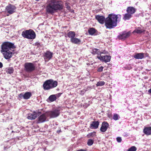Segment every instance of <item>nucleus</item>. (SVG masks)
Listing matches in <instances>:
<instances>
[{
	"label": "nucleus",
	"instance_id": "obj_1",
	"mask_svg": "<svg viewBox=\"0 0 151 151\" xmlns=\"http://www.w3.org/2000/svg\"><path fill=\"white\" fill-rule=\"evenodd\" d=\"M121 16L119 14L115 15L113 14H109L108 17L105 19V17L99 15L96 17V19L99 23L103 24L105 22V25L107 28L111 29L117 25V22L120 21Z\"/></svg>",
	"mask_w": 151,
	"mask_h": 151
},
{
	"label": "nucleus",
	"instance_id": "obj_2",
	"mask_svg": "<svg viewBox=\"0 0 151 151\" xmlns=\"http://www.w3.org/2000/svg\"><path fill=\"white\" fill-rule=\"evenodd\" d=\"M16 48L13 43L10 42H4L1 46V52L6 59L11 58L14 54V49Z\"/></svg>",
	"mask_w": 151,
	"mask_h": 151
},
{
	"label": "nucleus",
	"instance_id": "obj_3",
	"mask_svg": "<svg viewBox=\"0 0 151 151\" xmlns=\"http://www.w3.org/2000/svg\"><path fill=\"white\" fill-rule=\"evenodd\" d=\"M63 8V6L61 3L56 0H51L47 5L46 10L47 13L53 14L57 11L61 10Z\"/></svg>",
	"mask_w": 151,
	"mask_h": 151
},
{
	"label": "nucleus",
	"instance_id": "obj_4",
	"mask_svg": "<svg viewBox=\"0 0 151 151\" xmlns=\"http://www.w3.org/2000/svg\"><path fill=\"white\" fill-rule=\"evenodd\" d=\"M58 85V82L56 81L50 79L46 81L43 85L45 90H48L56 87Z\"/></svg>",
	"mask_w": 151,
	"mask_h": 151
},
{
	"label": "nucleus",
	"instance_id": "obj_5",
	"mask_svg": "<svg viewBox=\"0 0 151 151\" xmlns=\"http://www.w3.org/2000/svg\"><path fill=\"white\" fill-rule=\"evenodd\" d=\"M22 35L24 38L31 40L34 39L36 37L35 32L31 29L23 31L22 32Z\"/></svg>",
	"mask_w": 151,
	"mask_h": 151
},
{
	"label": "nucleus",
	"instance_id": "obj_6",
	"mask_svg": "<svg viewBox=\"0 0 151 151\" xmlns=\"http://www.w3.org/2000/svg\"><path fill=\"white\" fill-rule=\"evenodd\" d=\"M60 114V110L59 109H56L52 111L46 112V114L50 118H55L58 116Z\"/></svg>",
	"mask_w": 151,
	"mask_h": 151
},
{
	"label": "nucleus",
	"instance_id": "obj_7",
	"mask_svg": "<svg viewBox=\"0 0 151 151\" xmlns=\"http://www.w3.org/2000/svg\"><path fill=\"white\" fill-rule=\"evenodd\" d=\"M24 66L26 71L29 72L34 71L35 68L34 64L31 63H26Z\"/></svg>",
	"mask_w": 151,
	"mask_h": 151
},
{
	"label": "nucleus",
	"instance_id": "obj_8",
	"mask_svg": "<svg viewBox=\"0 0 151 151\" xmlns=\"http://www.w3.org/2000/svg\"><path fill=\"white\" fill-rule=\"evenodd\" d=\"M16 9V7L11 4H9L6 7V11L10 14H12L14 13Z\"/></svg>",
	"mask_w": 151,
	"mask_h": 151
},
{
	"label": "nucleus",
	"instance_id": "obj_9",
	"mask_svg": "<svg viewBox=\"0 0 151 151\" xmlns=\"http://www.w3.org/2000/svg\"><path fill=\"white\" fill-rule=\"evenodd\" d=\"M48 115L46 114V112L40 116L38 118V122L39 123H41L44 122L46 121L47 117H48Z\"/></svg>",
	"mask_w": 151,
	"mask_h": 151
},
{
	"label": "nucleus",
	"instance_id": "obj_10",
	"mask_svg": "<svg viewBox=\"0 0 151 151\" xmlns=\"http://www.w3.org/2000/svg\"><path fill=\"white\" fill-rule=\"evenodd\" d=\"M109 126V124L106 122H102L100 130L102 132H106Z\"/></svg>",
	"mask_w": 151,
	"mask_h": 151
},
{
	"label": "nucleus",
	"instance_id": "obj_11",
	"mask_svg": "<svg viewBox=\"0 0 151 151\" xmlns=\"http://www.w3.org/2000/svg\"><path fill=\"white\" fill-rule=\"evenodd\" d=\"M52 53L49 51H47L44 55V58L45 61H48L52 58Z\"/></svg>",
	"mask_w": 151,
	"mask_h": 151
},
{
	"label": "nucleus",
	"instance_id": "obj_12",
	"mask_svg": "<svg viewBox=\"0 0 151 151\" xmlns=\"http://www.w3.org/2000/svg\"><path fill=\"white\" fill-rule=\"evenodd\" d=\"M97 58L98 59L104 61L105 62H109L111 59V56L107 55L103 57L100 55L99 56H98Z\"/></svg>",
	"mask_w": 151,
	"mask_h": 151
},
{
	"label": "nucleus",
	"instance_id": "obj_13",
	"mask_svg": "<svg viewBox=\"0 0 151 151\" xmlns=\"http://www.w3.org/2000/svg\"><path fill=\"white\" fill-rule=\"evenodd\" d=\"M130 35V32L123 33L122 34L119 35L118 37L119 39L124 40L126 38L129 37Z\"/></svg>",
	"mask_w": 151,
	"mask_h": 151
},
{
	"label": "nucleus",
	"instance_id": "obj_14",
	"mask_svg": "<svg viewBox=\"0 0 151 151\" xmlns=\"http://www.w3.org/2000/svg\"><path fill=\"white\" fill-rule=\"evenodd\" d=\"M99 125V122L97 121H94L92 122L91 124L89 127L91 129H97Z\"/></svg>",
	"mask_w": 151,
	"mask_h": 151
},
{
	"label": "nucleus",
	"instance_id": "obj_15",
	"mask_svg": "<svg viewBox=\"0 0 151 151\" xmlns=\"http://www.w3.org/2000/svg\"><path fill=\"white\" fill-rule=\"evenodd\" d=\"M37 114L36 112L34 111L32 114H29L27 116V118L29 119H35L37 116Z\"/></svg>",
	"mask_w": 151,
	"mask_h": 151
},
{
	"label": "nucleus",
	"instance_id": "obj_16",
	"mask_svg": "<svg viewBox=\"0 0 151 151\" xmlns=\"http://www.w3.org/2000/svg\"><path fill=\"white\" fill-rule=\"evenodd\" d=\"M144 54L143 53H137L134 55V57L136 59H142L144 57Z\"/></svg>",
	"mask_w": 151,
	"mask_h": 151
},
{
	"label": "nucleus",
	"instance_id": "obj_17",
	"mask_svg": "<svg viewBox=\"0 0 151 151\" xmlns=\"http://www.w3.org/2000/svg\"><path fill=\"white\" fill-rule=\"evenodd\" d=\"M136 9L132 7H127V13L132 15L136 12Z\"/></svg>",
	"mask_w": 151,
	"mask_h": 151
},
{
	"label": "nucleus",
	"instance_id": "obj_18",
	"mask_svg": "<svg viewBox=\"0 0 151 151\" xmlns=\"http://www.w3.org/2000/svg\"><path fill=\"white\" fill-rule=\"evenodd\" d=\"M91 53L93 55H95L96 54H97L98 55H101V54H105L106 52H100L99 50V49H97L96 48H93L92 50V51L91 52Z\"/></svg>",
	"mask_w": 151,
	"mask_h": 151
},
{
	"label": "nucleus",
	"instance_id": "obj_19",
	"mask_svg": "<svg viewBox=\"0 0 151 151\" xmlns=\"http://www.w3.org/2000/svg\"><path fill=\"white\" fill-rule=\"evenodd\" d=\"M144 133L146 135L151 134V127H145L143 129Z\"/></svg>",
	"mask_w": 151,
	"mask_h": 151
},
{
	"label": "nucleus",
	"instance_id": "obj_20",
	"mask_svg": "<svg viewBox=\"0 0 151 151\" xmlns=\"http://www.w3.org/2000/svg\"><path fill=\"white\" fill-rule=\"evenodd\" d=\"M60 95V93L57 94L56 95H52L50 96L48 99L51 102L53 101L56 99V97L59 96Z\"/></svg>",
	"mask_w": 151,
	"mask_h": 151
},
{
	"label": "nucleus",
	"instance_id": "obj_21",
	"mask_svg": "<svg viewBox=\"0 0 151 151\" xmlns=\"http://www.w3.org/2000/svg\"><path fill=\"white\" fill-rule=\"evenodd\" d=\"M70 42L79 45L81 42V40L78 38L74 37L72 39H70Z\"/></svg>",
	"mask_w": 151,
	"mask_h": 151
},
{
	"label": "nucleus",
	"instance_id": "obj_22",
	"mask_svg": "<svg viewBox=\"0 0 151 151\" xmlns=\"http://www.w3.org/2000/svg\"><path fill=\"white\" fill-rule=\"evenodd\" d=\"M75 33L73 31H70L68 34V36L70 39H72L75 37Z\"/></svg>",
	"mask_w": 151,
	"mask_h": 151
},
{
	"label": "nucleus",
	"instance_id": "obj_23",
	"mask_svg": "<svg viewBox=\"0 0 151 151\" xmlns=\"http://www.w3.org/2000/svg\"><path fill=\"white\" fill-rule=\"evenodd\" d=\"M145 31V30L143 29H141L139 28L136 29L133 32V33L136 32L137 34H141Z\"/></svg>",
	"mask_w": 151,
	"mask_h": 151
},
{
	"label": "nucleus",
	"instance_id": "obj_24",
	"mask_svg": "<svg viewBox=\"0 0 151 151\" xmlns=\"http://www.w3.org/2000/svg\"><path fill=\"white\" fill-rule=\"evenodd\" d=\"M31 96V93L30 92H27L24 94V99H28L30 98Z\"/></svg>",
	"mask_w": 151,
	"mask_h": 151
},
{
	"label": "nucleus",
	"instance_id": "obj_25",
	"mask_svg": "<svg viewBox=\"0 0 151 151\" xmlns=\"http://www.w3.org/2000/svg\"><path fill=\"white\" fill-rule=\"evenodd\" d=\"M132 15L131 14L127 13L125 14L123 17V19L124 20H128L131 17Z\"/></svg>",
	"mask_w": 151,
	"mask_h": 151
},
{
	"label": "nucleus",
	"instance_id": "obj_26",
	"mask_svg": "<svg viewBox=\"0 0 151 151\" xmlns=\"http://www.w3.org/2000/svg\"><path fill=\"white\" fill-rule=\"evenodd\" d=\"M120 118V117L119 115L116 113L114 114L112 117L113 119L115 121H117L119 120Z\"/></svg>",
	"mask_w": 151,
	"mask_h": 151
},
{
	"label": "nucleus",
	"instance_id": "obj_27",
	"mask_svg": "<svg viewBox=\"0 0 151 151\" xmlns=\"http://www.w3.org/2000/svg\"><path fill=\"white\" fill-rule=\"evenodd\" d=\"M96 132H93L90 133L87 135V136L88 138H91L94 137L96 136Z\"/></svg>",
	"mask_w": 151,
	"mask_h": 151
},
{
	"label": "nucleus",
	"instance_id": "obj_28",
	"mask_svg": "<svg viewBox=\"0 0 151 151\" xmlns=\"http://www.w3.org/2000/svg\"><path fill=\"white\" fill-rule=\"evenodd\" d=\"M89 33L91 35H93L95 32V29L93 28H91L88 30Z\"/></svg>",
	"mask_w": 151,
	"mask_h": 151
},
{
	"label": "nucleus",
	"instance_id": "obj_29",
	"mask_svg": "<svg viewBox=\"0 0 151 151\" xmlns=\"http://www.w3.org/2000/svg\"><path fill=\"white\" fill-rule=\"evenodd\" d=\"M14 70L12 68H9L6 69V72L8 73L11 74L13 72Z\"/></svg>",
	"mask_w": 151,
	"mask_h": 151
},
{
	"label": "nucleus",
	"instance_id": "obj_30",
	"mask_svg": "<svg viewBox=\"0 0 151 151\" xmlns=\"http://www.w3.org/2000/svg\"><path fill=\"white\" fill-rule=\"evenodd\" d=\"M105 84V82L104 81H100L97 83L96 85L97 86H102Z\"/></svg>",
	"mask_w": 151,
	"mask_h": 151
},
{
	"label": "nucleus",
	"instance_id": "obj_31",
	"mask_svg": "<svg viewBox=\"0 0 151 151\" xmlns=\"http://www.w3.org/2000/svg\"><path fill=\"white\" fill-rule=\"evenodd\" d=\"M93 141L91 139H89L88 141L87 144L89 146H91L93 145Z\"/></svg>",
	"mask_w": 151,
	"mask_h": 151
},
{
	"label": "nucleus",
	"instance_id": "obj_32",
	"mask_svg": "<svg viewBox=\"0 0 151 151\" xmlns=\"http://www.w3.org/2000/svg\"><path fill=\"white\" fill-rule=\"evenodd\" d=\"M137 148L135 146H132L128 150V151H136Z\"/></svg>",
	"mask_w": 151,
	"mask_h": 151
},
{
	"label": "nucleus",
	"instance_id": "obj_33",
	"mask_svg": "<svg viewBox=\"0 0 151 151\" xmlns=\"http://www.w3.org/2000/svg\"><path fill=\"white\" fill-rule=\"evenodd\" d=\"M103 68H104L103 67L101 66L98 69L97 71L98 72H101L103 71Z\"/></svg>",
	"mask_w": 151,
	"mask_h": 151
},
{
	"label": "nucleus",
	"instance_id": "obj_34",
	"mask_svg": "<svg viewBox=\"0 0 151 151\" xmlns=\"http://www.w3.org/2000/svg\"><path fill=\"white\" fill-rule=\"evenodd\" d=\"M116 140L118 142H120L122 141V138L121 137H117L116 138Z\"/></svg>",
	"mask_w": 151,
	"mask_h": 151
},
{
	"label": "nucleus",
	"instance_id": "obj_35",
	"mask_svg": "<svg viewBox=\"0 0 151 151\" xmlns=\"http://www.w3.org/2000/svg\"><path fill=\"white\" fill-rule=\"evenodd\" d=\"M19 97L20 99L23 98L24 99V94L22 93H21L19 95Z\"/></svg>",
	"mask_w": 151,
	"mask_h": 151
},
{
	"label": "nucleus",
	"instance_id": "obj_36",
	"mask_svg": "<svg viewBox=\"0 0 151 151\" xmlns=\"http://www.w3.org/2000/svg\"><path fill=\"white\" fill-rule=\"evenodd\" d=\"M35 45L37 46V47H39L40 45V43L38 42H37L35 44Z\"/></svg>",
	"mask_w": 151,
	"mask_h": 151
},
{
	"label": "nucleus",
	"instance_id": "obj_37",
	"mask_svg": "<svg viewBox=\"0 0 151 151\" xmlns=\"http://www.w3.org/2000/svg\"><path fill=\"white\" fill-rule=\"evenodd\" d=\"M3 66V64L2 63H1V62H0V68H1Z\"/></svg>",
	"mask_w": 151,
	"mask_h": 151
},
{
	"label": "nucleus",
	"instance_id": "obj_38",
	"mask_svg": "<svg viewBox=\"0 0 151 151\" xmlns=\"http://www.w3.org/2000/svg\"><path fill=\"white\" fill-rule=\"evenodd\" d=\"M148 92L149 93H151V88L148 90Z\"/></svg>",
	"mask_w": 151,
	"mask_h": 151
},
{
	"label": "nucleus",
	"instance_id": "obj_39",
	"mask_svg": "<svg viewBox=\"0 0 151 151\" xmlns=\"http://www.w3.org/2000/svg\"><path fill=\"white\" fill-rule=\"evenodd\" d=\"M77 151H86L85 150H83V149H81L80 150H78Z\"/></svg>",
	"mask_w": 151,
	"mask_h": 151
},
{
	"label": "nucleus",
	"instance_id": "obj_40",
	"mask_svg": "<svg viewBox=\"0 0 151 151\" xmlns=\"http://www.w3.org/2000/svg\"><path fill=\"white\" fill-rule=\"evenodd\" d=\"M70 8V7L69 6H67V9H69V8Z\"/></svg>",
	"mask_w": 151,
	"mask_h": 151
},
{
	"label": "nucleus",
	"instance_id": "obj_41",
	"mask_svg": "<svg viewBox=\"0 0 151 151\" xmlns=\"http://www.w3.org/2000/svg\"><path fill=\"white\" fill-rule=\"evenodd\" d=\"M12 132H14V131H12Z\"/></svg>",
	"mask_w": 151,
	"mask_h": 151
},
{
	"label": "nucleus",
	"instance_id": "obj_42",
	"mask_svg": "<svg viewBox=\"0 0 151 151\" xmlns=\"http://www.w3.org/2000/svg\"><path fill=\"white\" fill-rule=\"evenodd\" d=\"M9 15V14H7V16H8Z\"/></svg>",
	"mask_w": 151,
	"mask_h": 151
}]
</instances>
